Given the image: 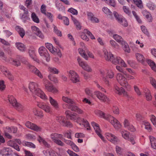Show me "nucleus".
I'll return each mask as SVG.
<instances>
[{"label":"nucleus","instance_id":"obj_1","mask_svg":"<svg viewBox=\"0 0 156 156\" xmlns=\"http://www.w3.org/2000/svg\"><path fill=\"white\" fill-rule=\"evenodd\" d=\"M96 113L100 117L109 121L116 129H119L121 128V125L119 122L113 117L110 115L105 114L103 112L98 110Z\"/></svg>","mask_w":156,"mask_h":156},{"label":"nucleus","instance_id":"obj_2","mask_svg":"<svg viewBox=\"0 0 156 156\" xmlns=\"http://www.w3.org/2000/svg\"><path fill=\"white\" fill-rule=\"evenodd\" d=\"M30 91L34 95H36L44 100L47 99V97L44 93L38 87L37 83L31 82L29 85Z\"/></svg>","mask_w":156,"mask_h":156},{"label":"nucleus","instance_id":"obj_3","mask_svg":"<svg viewBox=\"0 0 156 156\" xmlns=\"http://www.w3.org/2000/svg\"><path fill=\"white\" fill-rule=\"evenodd\" d=\"M62 100L64 102L68 103L69 105L67 106L68 109L72 111L77 112L79 114H81L83 111L79 108L76 105L75 102L70 99L67 97L63 96Z\"/></svg>","mask_w":156,"mask_h":156},{"label":"nucleus","instance_id":"obj_4","mask_svg":"<svg viewBox=\"0 0 156 156\" xmlns=\"http://www.w3.org/2000/svg\"><path fill=\"white\" fill-rule=\"evenodd\" d=\"M116 79L118 82L122 86L125 87L127 90L130 89V86L128 84L125 75L121 73H118L117 74Z\"/></svg>","mask_w":156,"mask_h":156},{"label":"nucleus","instance_id":"obj_5","mask_svg":"<svg viewBox=\"0 0 156 156\" xmlns=\"http://www.w3.org/2000/svg\"><path fill=\"white\" fill-rule=\"evenodd\" d=\"M8 100L10 103L18 111L21 112L24 109V106L21 104L18 103L16 99L12 96L9 95L8 97Z\"/></svg>","mask_w":156,"mask_h":156},{"label":"nucleus","instance_id":"obj_6","mask_svg":"<svg viewBox=\"0 0 156 156\" xmlns=\"http://www.w3.org/2000/svg\"><path fill=\"white\" fill-rule=\"evenodd\" d=\"M76 115V113H74L73 114H71L70 115H69V118L72 120L74 121L79 120L81 121L83 123V125L84 126L87 128V130H90V126L89 125L88 122L83 119L80 118L79 117H77Z\"/></svg>","mask_w":156,"mask_h":156},{"label":"nucleus","instance_id":"obj_7","mask_svg":"<svg viewBox=\"0 0 156 156\" xmlns=\"http://www.w3.org/2000/svg\"><path fill=\"white\" fill-rule=\"evenodd\" d=\"M56 120L62 126L69 128L72 127V124L69 121H66L65 117L59 116L56 117Z\"/></svg>","mask_w":156,"mask_h":156},{"label":"nucleus","instance_id":"obj_8","mask_svg":"<svg viewBox=\"0 0 156 156\" xmlns=\"http://www.w3.org/2000/svg\"><path fill=\"white\" fill-rule=\"evenodd\" d=\"M38 52L41 56H44L45 58L47 61L49 62L50 61L49 55L44 47L42 46L40 47L38 49Z\"/></svg>","mask_w":156,"mask_h":156},{"label":"nucleus","instance_id":"obj_9","mask_svg":"<svg viewBox=\"0 0 156 156\" xmlns=\"http://www.w3.org/2000/svg\"><path fill=\"white\" fill-rule=\"evenodd\" d=\"M111 62L115 65L119 64L124 67H126V66L124 61L119 57L113 56V58Z\"/></svg>","mask_w":156,"mask_h":156},{"label":"nucleus","instance_id":"obj_10","mask_svg":"<svg viewBox=\"0 0 156 156\" xmlns=\"http://www.w3.org/2000/svg\"><path fill=\"white\" fill-rule=\"evenodd\" d=\"M0 69L3 73L4 75L10 80H13V77L12 75L7 69L4 66H0Z\"/></svg>","mask_w":156,"mask_h":156},{"label":"nucleus","instance_id":"obj_11","mask_svg":"<svg viewBox=\"0 0 156 156\" xmlns=\"http://www.w3.org/2000/svg\"><path fill=\"white\" fill-rule=\"evenodd\" d=\"M77 61L79 66L88 72H90L91 71V69L87 63L82 61L81 58L78 57L77 58Z\"/></svg>","mask_w":156,"mask_h":156},{"label":"nucleus","instance_id":"obj_12","mask_svg":"<svg viewBox=\"0 0 156 156\" xmlns=\"http://www.w3.org/2000/svg\"><path fill=\"white\" fill-rule=\"evenodd\" d=\"M106 136L107 139L114 144H117L119 141V140L118 138L115 135L110 133H106Z\"/></svg>","mask_w":156,"mask_h":156},{"label":"nucleus","instance_id":"obj_13","mask_svg":"<svg viewBox=\"0 0 156 156\" xmlns=\"http://www.w3.org/2000/svg\"><path fill=\"white\" fill-rule=\"evenodd\" d=\"M91 125L95 130L96 133L103 141H105L104 138L101 133V130L98 124L93 122H91Z\"/></svg>","mask_w":156,"mask_h":156},{"label":"nucleus","instance_id":"obj_14","mask_svg":"<svg viewBox=\"0 0 156 156\" xmlns=\"http://www.w3.org/2000/svg\"><path fill=\"white\" fill-rule=\"evenodd\" d=\"M114 76V74L113 72L111 70H108L106 77H103V80L104 82L105 83L107 86L110 85V83L108 79V77L109 78L112 79Z\"/></svg>","mask_w":156,"mask_h":156},{"label":"nucleus","instance_id":"obj_15","mask_svg":"<svg viewBox=\"0 0 156 156\" xmlns=\"http://www.w3.org/2000/svg\"><path fill=\"white\" fill-rule=\"evenodd\" d=\"M29 68L30 71L32 73L36 75L41 78H43V76L41 72L35 67L30 64H29Z\"/></svg>","mask_w":156,"mask_h":156},{"label":"nucleus","instance_id":"obj_16","mask_svg":"<svg viewBox=\"0 0 156 156\" xmlns=\"http://www.w3.org/2000/svg\"><path fill=\"white\" fill-rule=\"evenodd\" d=\"M32 32L34 34L39 37L41 39L44 38V36L39 28L35 26H32L31 27Z\"/></svg>","mask_w":156,"mask_h":156},{"label":"nucleus","instance_id":"obj_17","mask_svg":"<svg viewBox=\"0 0 156 156\" xmlns=\"http://www.w3.org/2000/svg\"><path fill=\"white\" fill-rule=\"evenodd\" d=\"M69 76L70 80L74 83H76L79 81V78L76 73L73 70L69 72Z\"/></svg>","mask_w":156,"mask_h":156},{"label":"nucleus","instance_id":"obj_18","mask_svg":"<svg viewBox=\"0 0 156 156\" xmlns=\"http://www.w3.org/2000/svg\"><path fill=\"white\" fill-rule=\"evenodd\" d=\"M95 95L99 100L103 102H108L109 101L108 99L106 96L102 94L98 91H96L94 92Z\"/></svg>","mask_w":156,"mask_h":156},{"label":"nucleus","instance_id":"obj_19","mask_svg":"<svg viewBox=\"0 0 156 156\" xmlns=\"http://www.w3.org/2000/svg\"><path fill=\"white\" fill-rule=\"evenodd\" d=\"M25 125L27 127L36 131H39L41 130V128L29 121L26 122Z\"/></svg>","mask_w":156,"mask_h":156},{"label":"nucleus","instance_id":"obj_20","mask_svg":"<svg viewBox=\"0 0 156 156\" xmlns=\"http://www.w3.org/2000/svg\"><path fill=\"white\" fill-rule=\"evenodd\" d=\"M45 86V89L48 91L53 93H55L57 92V90L54 87L52 84L48 81H46Z\"/></svg>","mask_w":156,"mask_h":156},{"label":"nucleus","instance_id":"obj_21","mask_svg":"<svg viewBox=\"0 0 156 156\" xmlns=\"http://www.w3.org/2000/svg\"><path fill=\"white\" fill-rule=\"evenodd\" d=\"M123 125L124 127L131 132H134L135 131V129L132 125L131 124L129 120L126 119L124 120L123 122Z\"/></svg>","mask_w":156,"mask_h":156},{"label":"nucleus","instance_id":"obj_22","mask_svg":"<svg viewBox=\"0 0 156 156\" xmlns=\"http://www.w3.org/2000/svg\"><path fill=\"white\" fill-rule=\"evenodd\" d=\"M37 105L39 108L42 109L46 112L49 113L50 112V106L44 103L38 102Z\"/></svg>","mask_w":156,"mask_h":156},{"label":"nucleus","instance_id":"obj_23","mask_svg":"<svg viewBox=\"0 0 156 156\" xmlns=\"http://www.w3.org/2000/svg\"><path fill=\"white\" fill-rule=\"evenodd\" d=\"M114 90L117 94L121 95L123 94L124 95H126V92L124 89L122 87H119L117 85L114 86Z\"/></svg>","mask_w":156,"mask_h":156},{"label":"nucleus","instance_id":"obj_24","mask_svg":"<svg viewBox=\"0 0 156 156\" xmlns=\"http://www.w3.org/2000/svg\"><path fill=\"white\" fill-rule=\"evenodd\" d=\"M103 52L105 59L107 61L111 62L113 58V55L110 52H108L106 49H104Z\"/></svg>","mask_w":156,"mask_h":156},{"label":"nucleus","instance_id":"obj_25","mask_svg":"<svg viewBox=\"0 0 156 156\" xmlns=\"http://www.w3.org/2000/svg\"><path fill=\"white\" fill-rule=\"evenodd\" d=\"M49 100L51 105L55 109H57L59 108V105L57 101L52 97L50 96Z\"/></svg>","mask_w":156,"mask_h":156},{"label":"nucleus","instance_id":"obj_26","mask_svg":"<svg viewBox=\"0 0 156 156\" xmlns=\"http://www.w3.org/2000/svg\"><path fill=\"white\" fill-rule=\"evenodd\" d=\"M15 46L19 50L22 52L24 51L26 48L25 46L23 44L20 42L16 43Z\"/></svg>","mask_w":156,"mask_h":156},{"label":"nucleus","instance_id":"obj_27","mask_svg":"<svg viewBox=\"0 0 156 156\" xmlns=\"http://www.w3.org/2000/svg\"><path fill=\"white\" fill-rule=\"evenodd\" d=\"M102 11L105 13L107 15L108 17L111 19L113 18V13L107 7H104L102 8Z\"/></svg>","mask_w":156,"mask_h":156},{"label":"nucleus","instance_id":"obj_28","mask_svg":"<svg viewBox=\"0 0 156 156\" xmlns=\"http://www.w3.org/2000/svg\"><path fill=\"white\" fill-rule=\"evenodd\" d=\"M16 29L18 32L21 37L23 38L25 34V31L20 26H17L16 27Z\"/></svg>","mask_w":156,"mask_h":156},{"label":"nucleus","instance_id":"obj_29","mask_svg":"<svg viewBox=\"0 0 156 156\" xmlns=\"http://www.w3.org/2000/svg\"><path fill=\"white\" fill-rule=\"evenodd\" d=\"M144 92L145 93L146 100L148 101L151 100L152 99V96L149 90L145 88L144 90Z\"/></svg>","mask_w":156,"mask_h":156},{"label":"nucleus","instance_id":"obj_30","mask_svg":"<svg viewBox=\"0 0 156 156\" xmlns=\"http://www.w3.org/2000/svg\"><path fill=\"white\" fill-rule=\"evenodd\" d=\"M113 38L118 42L121 44L124 43V40L118 34H114L113 36Z\"/></svg>","mask_w":156,"mask_h":156},{"label":"nucleus","instance_id":"obj_31","mask_svg":"<svg viewBox=\"0 0 156 156\" xmlns=\"http://www.w3.org/2000/svg\"><path fill=\"white\" fill-rule=\"evenodd\" d=\"M137 61L142 64H144L145 58L143 55L140 53H137L136 54Z\"/></svg>","mask_w":156,"mask_h":156},{"label":"nucleus","instance_id":"obj_32","mask_svg":"<svg viewBox=\"0 0 156 156\" xmlns=\"http://www.w3.org/2000/svg\"><path fill=\"white\" fill-rule=\"evenodd\" d=\"M149 139L151 147L154 149H156V138L152 136H150Z\"/></svg>","mask_w":156,"mask_h":156},{"label":"nucleus","instance_id":"obj_33","mask_svg":"<svg viewBox=\"0 0 156 156\" xmlns=\"http://www.w3.org/2000/svg\"><path fill=\"white\" fill-rule=\"evenodd\" d=\"M146 61L152 69L156 71V65L154 62L153 61L149 59H147Z\"/></svg>","mask_w":156,"mask_h":156},{"label":"nucleus","instance_id":"obj_34","mask_svg":"<svg viewBox=\"0 0 156 156\" xmlns=\"http://www.w3.org/2000/svg\"><path fill=\"white\" fill-rule=\"evenodd\" d=\"M62 137V135L61 134H58L57 133H52L51 135V137L54 141V140H56L58 139H61Z\"/></svg>","mask_w":156,"mask_h":156},{"label":"nucleus","instance_id":"obj_35","mask_svg":"<svg viewBox=\"0 0 156 156\" xmlns=\"http://www.w3.org/2000/svg\"><path fill=\"white\" fill-rule=\"evenodd\" d=\"M71 17L72 21L75 25L76 26V28L79 29L80 30L81 28V26L80 22L73 16H71Z\"/></svg>","mask_w":156,"mask_h":156},{"label":"nucleus","instance_id":"obj_36","mask_svg":"<svg viewBox=\"0 0 156 156\" xmlns=\"http://www.w3.org/2000/svg\"><path fill=\"white\" fill-rule=\"evenodd\" d=\"M37 140L39 142L42 143L45 147L49 148L50 147V145L48 144L44 139L40 136H39L37 138Z\"/></svg>","mask_w":156,"mask_h":156},{"label":"nucleus","instance_id":"obj_37","mask_svg":"<svg viewBox=\"0 0 156 156\" xmlns=\"http://www.w3.org/2000/svg\"><path fill=\"white\" fill-rule=\"evenodd\" d=\"M8 144L14 148L17 151H20L19 147L16 143H14V142L10 141L8 142Z\"/></svg>","mask_w":156,"mask_h":156},{"label":"nucleus","instance_id":"obj_38","mask_svg":"<svg viewBox=\"0 0 156 156\" xmlns=\"http://www.w3.org/2000/svg\"><path fill=\"white\" fill-rule=\"evenodd\" d=\"M29 53L30 57L34 61H37V59L35 53V51L33 50H30Z\"/></svg>","mask_w":156,"mask_h":156},{"label":"nucleus","instance_id":"obj_39","mask_svg":"<svg viewBox=\"0 0 156 156\" xmlns=\"http://www.w3.org/2000/svg\"><path fill=\"white\" fill-rule=\"evenodd\" d=\"M112 14L113 17L114 16L116 20L118 22L120 21V20L122 18V17H123L122 15L119 14L115 11H114Z\"/></svg>","mask_w":156,"mask_h":156},{"label":"nucleus","instance_id":"obj_40","mask_svg":"<svg viewBox=\"0 0 156 156\" xmlns=\"http://www.w3.org/2000/svg\"><path fill=\"white\" fill-rule=\"evenodd\" d=\"M120 24L124 27H126L128 25V22L125 18L123 17L118 22Z\"/></svg>","mask_w":156,"mask_h":156},{"label":"nucleus","instance_id":"obj_41","mask_svg":"<svg viewBox=\"0 0 156 156\" xmlns=\"http://www.w3.org/2000/svg\"><path fill=\"white\" fill-rule=\"evenodd\" d=\"M45 45L46 47L51 52L53 53L55 51V49H54L53 46L51 44L46 43H45Z\"/></svg>","mask_w":156,"mask_h":156},{"label":"nucleus","instance_id":"obj_42","mask_svg":"<svg viewBox=\"0 0 156 156\" xmlns=\"http://www.w3.org/2000/svg\"><path fill=\"white\" fill-rule=\"evenodd\" d=\"M146 5L148 8L151 10H154L156 8L155 5L150 1H149L147 3Z\"/></svg>","mask_w":156,"mask_h":156},{"label":"nucleus","instance_id":"obj_43","mask_svg":"<svg viewBox=\"0 0 156 156\" xmlns=\"http://www.w3.org/2000/svg\"><path fill=\"white\" fill-rule=\"evenodd\" d=\"M31 17L33 21L34 22L37 23H38L39 22V19L35 13H32Z\"/></svg>","mask_w":156,"mask_h":156},{"label":"nucleus","instance_id":"obj_44","mask_svg":"<svg viewBox=\"0 0 156 156\" xmlns=\"http://www.w3.org/2000/svg\"><path fill=\"white\" fill-rule=\"evenodd\" d=\"M78 51L79 53L83 58L87 60L88 56L85 54L84 51L82 48H79L78 49Z\"/></svg>","mask_w":156,"mask_h":156},{"label":"nucleus","instance_id":"obj_45","mask_svg":"<svg viewBox=\"0 0 156 156\" xmlns=\"http://www.w3.org/2000/svg\"><path fill=\"white\" fill-rule=\"evenodd\" d=\"M53 31L58 36L61 37L62 36L61 31L59 30L57 27L54 25H53Z\"/></svg>","mask_w":156,"mask_h":156},{"label":"nucleus","instance_id":"obj_46","mask_svg":"<svg viewBox=\"0 0 156 156\" xmlns=\"http://www.w3.org/2000/svg\"><path fill=\"white\" fill-rule=\"evenodd\" d=\"M122 136L125 139L128 140L129 136V133L127 131H122L121 132Z\"/></svg>","mask_w":156,"mask_h":156},{"label":"nucleus","instance_id":"obj_47","mask_svg":"<svg viewBox=\"0 0 156 156\" xmlns=\"http://www.w3.org/2000/svg\"><path fill=\"white\" fill-rule=\"evenodd\" d=\"M121 44L123 45L124 46V50L125 51L127 52L128 53H129L130 52V49L129 47V45L127 43L124 41V43H122Z\"/></svg>","mask_w":156,"mask_h":156},{"label":"nucleus","instance_id":"obj_48","mask_svg":"<svg viewBox=\"0 0 156 156\" xmlns=\"http://www.w3.org/2000/svg\"><path fill=\"white\" fill-rule=\"evenodd\" d=\"M48 69L50 72L53 73L57 74L58 73V71L55 68L49 67Z\"/></svg>","mask_w":156,"mask_h":156},{"label":"nucleus","instance_id":"obj_49","mask_svg":"<svg viewBox=\"0 0 156 156\" xmlns=\"http://www.w3.org/2000/svg\"><path fill=\"white\" fill-rule=\"evenodd\" d=\"M23 145L27 146L30 147L35 148V145L33 143L30 142L25 141L24 142L23 144Z\"/></svg>","mask_w":156,"mask_h":156},{"label":"nucleus","instance_id":"obj_50","mask_svg":"<svg viewBox=\"0 0 156 156\" xmlns=\"http://www.w3.org/2000/svg\"><path fill=\"white\" fill-rule=\"evenodd\" d=\"M9 151L10 149L9 148H5L2 151L3 155V156L10 155L11 153Z\"/></svg>","mask_w":156,"mask_h":156},{"label":"nucleus","instance_id":"obj_51","mask_svg":"<svg viewBox=\"0 0 156 156\" xmlns=\"http://www.w3.org/2000/svg\"><path fill=\"white\" fill-rule=\"evenodd\" d=\"M20 16H21V19L24 23H25L26 21L28 19L29 16L28 14H26L23 13L22 15L20 14Z\"/></svg>","mask_w":156,"mask_h":156},{"label":"nucleus","instance_id":"obj_52","mask_svg":"<svg viewBox=\"0 0 156 156\" xmlns=\"http://www.w3.org/2000/svg\"><path fill=\"white\" fill-rule=\"evenodd\" d=\"M33 112L34 115H37L40 117H42L43 115V113L41 112L38 111L36 109H34V110Z\"/></svg>","mask_w":156,"mask_h":156},{"label":"nucleus","instance_id":"obj_53","mask_svg":"<svg viewBox=\"0 0 156 156\" xmlns=\"http://www.w3.org/2000/svg\"><path fill=\"white\" fill-rule=\"evenodd\" d=\"M68 11L73 15H77L78 14L77 10L73 8H71L69 9Z\"/></svg>","mask_w":156,"mask_h":156},{"label":"nucleus","instance_id":"obj_54","mask_svg":"<svg viewBox=\"0 0 156 156\" xmlns=\"http://www.w3.org/2000/svg\"><path fill=\"white\" fill-rule=\"evenodd\" d=\"M48 78L51 81H53L55 83H56L58 81L57 78L53 76V75L50 74L48 76Z\"/></svg>","mask_w":156,"mask_h":156},{"label":"nucleus","instance_id":"obj_55","mask_svg":"<svg viewBox=\"0 0 156 156\" xmlns=\"http://www.w3.org/2000/svg\"><path fill=\"white\" fill-rule=\"evenodd\" d=\"M135 3L139 7H142V2L141 0H133Z\"/></svg>","mask_w":156,"mask_h":156},{"label":"nucleus","instance_id":"obj_56","mask_svg":"<svg viewBox=\"0 0 156 156\" xmlns=\"http://www.w3.org/2000/svg\"><path fill=\"white\" fill-rule=\"evenodd\" d=\"M150 83L152 85L153 87L155 89H156V80L152 77H150Z\"/></svg>","mask_w":156,"mask_h":156},{"label":"nucleus","instance_id":"obj_57","mask_svg":"<svg viewBox=\"0 0 156 156\" xmlns=\"http://www.w3.org/2000/svg\"><path fill=\"white\" fill-rule=\"evenodd\" d=\"M116 153L119 154H121L123 151V149L120 147L116 146L115 147Z\"/></svg>","mask_w":156,"mask_h":156},{"label":"nucleus","instance_id":"obj_58","mask_svg":"<svg viewBox=\"0 0 156 156\" xmlns=\"http://www.w3.org/2000/svg\"><path fill=\"white\" fill-rule=\"evenodd\" d=\"M141 29L142 32L146 35L148 36L149 33L146 27L144 26H141Z\"/></svg>","mask_w":156,"mask_h":156},{"label":"nucleus","instance_id":"obj_59","mask_svg":"<svg viewBox=\"0 0 156 156\" xmlns=\"http://www.w3.org/2000/svg\"><path fill=\"white\" fill-rule=\"evenodd\" d=\"M84 32L87 34L89 36H90V38L92 39H95V38L94 36L92 34L89 30L87 29H85L84 30Z\"/></svg>","mask_w":156,"mask_h":156},{"label":"nucleus","instance_id":"obj_60","mask_svg":"<svg viewBox=\"0 0 156 156\" xmlns=\"http://www.w3.org/2000/svg\"><path fill=\"white\" fill-rule=\"evenodd\" d=\"M150 119L153 124L156 126V117L154 115H151L150 117Z\"/></svg>","mask_w":156,"mask_h":156},{"label":"nucleus","instance_id":"obj_61","mask_svg":"<svg viewBox=\"0 0 156 156\" xmlns=\"http://www.w3.org/2000/svg\"><path fill=\"white\" fill-rule=\"evenodd\" d=\"M5 87V86L4 84V81L0 80V90H3Z\"/></svg>","mask_w":156,"mask_h":156},{"label":"nucleus","instance_id":"obj_62","mask_svg":"<svg viewBox=\"0 0 156 156\" xmlns=\"http://www.w3.org/2000/svg\"><path fill=\"white\" fill-rule=\"evenodd\" d=\"M64 23L66 25H68L69 24V19L67 17L63 16V20Z\"/></svg>","mask_w":156,"mask_h":156},{"label":"nucleus","instance_id":"obj_63","mask_svg":"<svg viewBox=\"0 0 156 156\" xmlns=\"http://www.w3.org/2000/svg\"><path fill=\"white\" fill-rule=\"evenodd\" d=\"M123 9L124 12L126 14L129 15L131 14V11L129 10L128 8L126 6H124Z\"/></svg>","mask_w":156,"mask_h":156},{"label":"nucleus","instance_id":"obj_64","mask_svg":"<svg viewBox=\"0 0 156 156\" xmlns=\"http://www.w3.org/2000/svg\"><path fill=\"white\" fill-rule=\"evenodd\" d=\"M67 152L70 156H79L78 154L69 150L67 151Z\"/></svg>","mask_w":156,"mask_h":156}]
</instances>
